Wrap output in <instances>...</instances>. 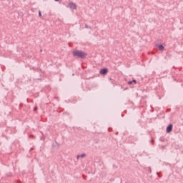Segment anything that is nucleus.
Wrapping results in <instances>:
<instances>
[{
	"label": "nucleus",
	"mask_w": 183,
	"mask_h": 183,
	"mask_svg": "<svg viewBox=\"0 0 183 183\" xmlns=\"http://www.w3.org/2000/svg\"><path fill=\"white\" fill-rule=\"evenodd\" d=\"M73 56H76L77 58H85L86 56V54L82 51L76 50L73 51Z\"/></svg>",
	"instance_id": "1"
},
{
	"label": "nucleus",
	"mask_w": 183,
	"mask_h": 183,
	"mask_svg": "<svg viewBox=\"0 0 183 183\" xmlns=\"http://www.w3.org/2000/svg\"><path fill=\"white\" fill-rule=\"evenodd\" d=\"M100 74L102 75H107V74H108V69H102L101 71H100Z\"/></svg>",
	"instance_id": "2"
},
{
	"label": "nucleus",
	"mask_w": 183,
	"mask_h": 183,
	"mask_svg": "<svg viewBox=\"0 0 183 183\" xmlns=\"http://www.w3.org/2000/svg\"><path fill=\"white\" fill-rule=\"evenodd\" d=\"M171 131H172V124H169L167 127V134H169V132H171Z\"/></svg>",
	"instance_id": "3"
},
{
	"label": "nucleus",
	"mask_w": 183,
	"mask_h": 183,
	"mask_svg": "<svg viewBox=\"0 0 183 183\" xmlns=\"http://www.w3.org/2000/svg\"><path fill=\"white\" fill-rule=\"evenodd\" d=\"M69 6L71 9H76V4L74 3H70Z\"/></svg>",
	"instance_id": "4"
},
{
	"label": "nucleus",
	"mask_w": 183,
	"mask_h": 183,
	"mask_svg": "<svg viewBox=\"0 0 183 183\" xmlns=\"http://www.w3.org/2000/svg\"><path fill=\"white\" fill-rule=\"evenodd\" d=\"M85 157H86L85 154L77 155V159H79V158H85Z\"/></svg>",
	"instance_id": "5"
},
{
	"label": "nucleus",
	"mask_w": 183,
	"mask_h": 183,
	"mask_svg": "<svg viewBox=\"0 0 183 183\" xmlns=\"http://www.w3.org/2000/svg\"><path fill=\"white\" fill-rule=\"evenodd\" d=\"M157 48H159V51H164V47L162 45H158Z\"/></svg>",
	"instance_id": "6"
},
{
	"label": "nucleus",
	"mask_w": 183,
	"mask_h": 183,
	"mask_svg": "<svg viewBox=\"0 0 183 183\" xmlns=\"http://www.w3.org/2000/svg\"><path fill=\"white\" fill-rule=\"evenodd\" d=\"M128 84H129V85H131V84H132V81H129L128 82Z\"/></svg>",
	"instance_id": "7"
},
{
	"label": "nucleus",
	"mask_w": 183,
	"mask_h": 183,
	"mask_svg": "<svg viewBox=\"0 0 183 183\" xmlns=\"http://www.w3.org/2000/svg\"><path fill=\"white\" fill-rule=\"evenodd\" d=\"M42 14H41V11L39 12V16H41Z\"/></svg>",
	"instance_id": "8"
},
{
	"label": "nucleus",
	"mask_w": 183,
	"mask_h": 183,
	"mask_svg": "<svg viewBox=\"0 0 183 183\" xmlns=\"http://www.w3.org/2000/svg\"><path fill=\"white\" fill-rule=\"evenodd\" d=\"M132 82H134V84H137V80H133Z\"/></svg>",
	"instance_id": "9"
},
{
	"label": "nucleus",
	"mask_w": 183,
	"mask_h": 183,
	"mask_svg": "<svg viewBox=\"0 0 183 183\" xmlns=\"http://www.w3.org/2000/svg\"><path fill=\"white\" fill-rule=\"evenodd\" d=\"M56 2H58V1H59V0H54Z\"/></svg>",
	"instance_id": "10"
}]
</instances>
